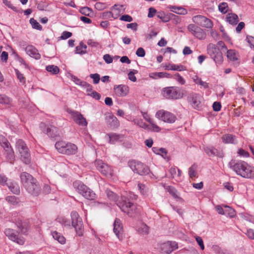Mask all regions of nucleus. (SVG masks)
I'll list each match as a JSON object with an SVG mask.
<instances>
[{"instance_id":"obj_1","label":"nucleus","mask_w":254,"mask_h":254,"mask_svg":"<svg viewBox=\"0 0 254 254\" xmlns=\"http://www.w3.org/2000/svg\"><path fill=\"white\" fill-rule=\"evenodd\" d=\"M228 166L237 175L243 178H254V168L250 166L245 161L232 160L229 163Z\"/></svg>"},{"instance_id":"obj_2","label":"nucleus","mask_w":254,"mask_h":254,"mask_svg":"<svg viewBox=\"0 0 254 254\" xmlns=\"http://www.w3.org/2000/svg\"><path fill=\"white\" fill-rule=\"evenodd\" d=\"M163 95L167 99H178L182 98L186 95V91L179 89L178 87L171 86L164 88Z\"/></svg>"},{"instance_id":"obj_3","label":"nucleus","mask_w":254,"mask_h":254,"mask_svg":"<svg viewBox=\"0 0 254 254\" xmlns=\"http://www.w3.org/2000/svg\"><path fill=\"white\" fill-rule=\"evenodd\" d=\"M55 147L60 153L68 155L75 154L77 151V147L75 144L63 141H57Z\"/></svg>"},{"instance_id":"obj_4","label":"nucleus","mask_w":254,"mask_h":254,"mask_svg":"<svg viewBox=\"0 0 254 254\" xmlns=\"http://www.w3.org/2000/svg\"><path fill=\"white\" fill-rule=\"evenodd\" d=\"M73 186L79 193L89 200H93L96 197L95 193L83 184L82 182L77 181L73 183Z\"/></svg>"},{"instance_id":"obj_5","label":"nucleus","mask_w":254,"mask_h":254,"mask_svg":"<svg viewBox=\"0 0 254 254\" xmlns=\"http://www.w3.org/2000/svg\"><path fill=\"white\" fill-rule=\"evenodd\" d=\"M16 147L20 154V159L25 164L31 162L30 154L26 143L22 139H18L16 142Z\"/></svg>"},{"instance_id":"obj_6","label":"nucleus","mask_w":254,"mask_h":254,"mask_svg":"<svg viewBox=\"0 0 254 254\" xmlns=\"http://www.w3.org/2000/svg\"><path fill=\"white\" fill-rule=\"evenodd\" d=\"M117 205L120 208L121 210L130 217L135 213V206L134 204L128 201V199L125 197H122L117 203Z\"/></svg>"},{"instance_id":"obj_7","label":"nucleus","mask_w":254,"mask_h":254,"mask_svg":"<svg viewBox=\"0 0 254 254\" xmlns=\"http://www.w3.org/2000/svg\"><path fill=\"white\" fill-rule=\"evenodd\" d=\"M128 165L134 173L140 175H146L150 172V169L147 166L138 161H129Z\"/></svg>"},{"instance_id":"obj_8","label":"nucleus","mask_w":254,"mask_h":254,"mask_svg":"<svg viewBox=\"0 0 254 254\" xmlns=\"http://www.w3.org/2000/svg\"><path fill=\"white\" fill-rule=\"evenodd\" d=\"M71 218L72 226L74 228L76 234L79 236H82L84 231V227L82 218L76 211L71 212Z\"/></svg>"},{"instance_id":"obj_9","label":"nucleus","mask_w":254,"mask_h":254,"mask_svg":"<svg viewBox=\"0 0 254 254\" xmlns=\"http://www.w3.org/2000/svg\"><path fill=\"white\" fill-rule=\"evenodd\" d=\"M207 52L217 64H222L223 61L222 53L217 46L212 44H209L207 47Z\"/></svg>"},{"instance_id":"obj_10","label":"nucleus","mask_w":254,"mask_h":254,"mask_svg":"<svg viewBox=\"0 0 254 254\" xmlns=\"http://www.w3.org/2000/svg\"><path fill=\"white\" fill-rule=\"evenodd\" d=\"M192 21L196 24L208 29H211L213 26L212 21L206 17L197 15L192 17Z\"/></svg>"},{"instance_id":"obj_11","label":"nucleus","mask_w":254,"mask_h":254,"mask_svg":"<svg viewBox=\"0 0 254 254\" xmlns=\"http://www.w3.org/2000/svg\"><path fill=\"white\" fill-rule=\"evenodd\" d=\"M155 116L159 120L170 124L174 123L176 120V117L174 114L163 110L158 111Z\"/></svg>"},{"instance_id":"obj_12","label":"nucleus","mask_w":254,"mask_h":254,"mask_svg":"<svg viewBox=\"0 0 254 254\" xmlns=\"http://www.w3.org/2000/svg\"><path fill=\"white\" fill-rule=\"evenodd\" d=\"M5 235L11 241L17 243L19 245H23L24 243V239L19 237L17 231L10 228L6 229L4 231Z\"/></svg>"},{"instance_id":"obj_13","label":"nucleus","mask_w":254,"mask_h":254,"mask_svg":"<svg viewBox=\"0 0 254 254\" xmlns=\"http://www.w3.org/2000/svg\"><path fill=\"white\" fill-rule=\"evenodd\" d=\"M188 29L193 36L199 39H204L206 37V33L204 31L195 24H189Z\"/></svg>"},{"instance_id":"obj_14","label":"nucleus","mask_w":254,"mask_h":254,"mask_svg":"<svg viewBox=\"0 0 254 254\" xmlns=\"http://www.w3.org/2000/svg\"><path fill=\"white\" fill-rule=\"evenodd\" d=\"M201 96L196 93H191L188 97V101L191 106L196 109H199L200 106Z\"/></svg>"},{"instance_id":"obj_15","label":"nucleus","mask_w":254,"mask_h":254,"mask_svg":"<svg viewBox=\"0 0 254 254\" xmlns=\"http://www.w3.org/2000/svg\"><path fill=\"white\" fill-rule=\"evenodd\" d=\"M95 163L97 169L100 171L103 175L106 176L112 175L113 170L111 167L104 163L102 160H96Z\"/></svg>"},{"instance_id":"obj_16","label":"nucleus","mask_w":254,"mask_h":254,"mask_svg":"<svg viewBox=\"0 0 254 254\" xmlns=\"http://www.w3.org/2000/svg\"><path fill=\"white\" fill-rule=\"evenodd\" d=\"M25 189L29 193L33 196H38L41 192V186L36 179L26 187Z\"/></svg>"},{"instance_id":"obj_17","label":"nucleus","mask_w":254,"mask_h":254,"mask_svg":"<svg viewBox=\"0 0 254 254\" xmlns=\"http://www.w3.org/2000/svg\"><path fill=\"white\" fill-rule=\"evenodd\" d=\"M70 113L75 123L80 126H87V122L80 112L77 111H71Z\"/></svg>"},{"instance_id":"obj_18","label":"nucleus","mask_w":254,"mask_h":254,"mask_svg":"<svg viewBox=\"0 0 254 254\" xmlns=\"http://www.w3.org/2000/svg\"><path fill=\"white\" fill-rule=\"evenodd\" d=\"M178 248V244L175 242H167L161 245V251L163 253L170 254Z\"/></svg>"},{"instance_id":"obj_19","label":"nucleus","mask_w":254,"mask_h":254,"mask_svg":"<svg viewBox=\"0 0 254 254\" xmlns=\"http://www.w3.org/2000/svg\"><path fill=\"white\" fill-rule=\"evenodd\" d=\"M20 181L24 189L36 179L30 174L24 172L21 173Z\"/></svg>"},{"instance_id":"obj_20","label":"nucleus","mask_w":254,"mask_h":254,"mask_svg":"<svg viewBox=\"0 0 254 254\" xmlns=\"http://www.w3.org/2000/svg\"><path fill=\"white\" fill-rule=\"evenodd\" d=\"M204 150L209 156H217L219 158H223L224 157L223 152L221 151H218L213 146L205 147L204 148Z\"/></svg>"},{"instance_id":"obj_21","label":"nucleus","mask_w":254,"mask_h":254,"mask_svg":"<svg viewBox=\"0 0 254 254\" xmlns=\"http://www.w3.org/2000/svg\"><path fill=\"white\" fill-rule=\"evenodd\" d=\"M105 121L111 127H118L120 126V122L118 119L111 113L106 115Z\"/></svg>"},{"instance_id":"obj_22","label":"nucleus","mask_w":254,"mask_h":254,"mask_svg":"<svg viewBox=\"0 0 254 254\" xmlns=\"http://www.w3.org/2000/svg\"><path fill=\"white\" fill-rule=\"evenodd\" d=\"M114 89L116 95L120 97L125 96L128 93V87L126 85H116Z\"/></svg>"},{"instance_id":"obj_23","label":"nucleus","mask_w":254,"mask_h":254,"mask_svg":"<svg viewBox=\"0 0 254 254\" xmlns=\"http://www.w3.org/2000/svg\"><path fill=\"white\" fill-rule=\"evenodd\" d=\"M25 51L29 56L36 60H39L41 58L38 50L32 45L27 46L25 48Z\"/></svg>"},{"instance_id":"obj_24","label":"nucleus","mask_w":254,"mask_h":254,"mask_svg":"<svg viewBox=\"0 0 254 254\" xmlns=\"http://www.w3.org/2000/svg\"><path fill=\"white\" fill-rule=\"evenodd\" d=\"M46 134L51 138H55L60 136L59 129L55 126L47 127Z\"/></svg>"},{"instance_id":"obj_25","label":"nucleus","mask_w":254,"mask_h":254,"mask_svg":"<svg viewBox=\"0 0 254 254\" xmlns=\"http://www.w3.org/2000/svg\"><path fill=\"white\" fill-rule=\"evenodd\" d=\"M114 232L118 238H120V235L123 232V226L121 220L118 218H116L114 224Z\"/></svg>"},{"instance_id":"obj_26","label":"nucleus","mask_w":254,"mask_h":254,"mask_svg":"<svg viewBox=\"0 0 254 254\" xmlns=\"http://www.w3.org/2000/svg\"><path fill=\"white\" fill-rule=\"evenodd\" d=\"M165 69L167 70H172L176 71H185L187 70L186 67L183 65H177L174 64H166Z\"/></svg>"},{"instance_id":"obj_27","label":"nucleus","mask_w":254,"mask_h":254,"mask_svg":"<svg viewBox=\"0 0 254 254\" xmlns=\"http://www.w3.org/2000/svg\"><path fill=\"white\" fill-rule=\"evenodd\" d=\"M226 21L232 25H236L239 22V18L235 13H228L226 17Z\"/></svg>"},{"instance_id":"obj_28","label":"nucleus","mask_w":254,"mask_h":254,"mask_svg":"<svg viewBox=\"0 0 254 254\" xmlns=\"http://www.w3.org/2000/svg\"><path fill=\"white\" fill-rule=\"evenodd\" d=\"M223 142L224 143L236 144V136L231 134H226L221 137Z\"/></svg>"},{"instance_id":"obj_29","label":"nucleus","mask_w":254,"mask_h":254,"mask_svg":"<svg viewBox=\"0 0 254 254\" xmlns=\"http://www.w3.org/2000/svg\"><path fill=\"white\" fill-rule=\"evenodd\" d=\"M17 227L24 235L27 234L30 228L29 223L26 221L18 223Z\"/></svg>"},{"instance_id":"obj_30","label":"nucleus","mask_w":254,"mask_h":254,"mask_svg":"<svg viewBox=\"0 0 254 254\" xmlns=\"http://www.w3.org/2000/svg\"><path fill=\"white\" fill-rule=\"evenodd\" d=\"M10 190L15 194H19L20 192V188L18 185L15 182L9 183L7 186Z\"/></svg>"},{"instance_id":"obj_31","label":"nucleus","mask_w":254,"mask_h":254,"mask_svg":"<svg viewBox=\"0 0 254 254\" xmlns=\"http://www.w3.org/2000/svg\"><path fill=\"white\" fill-rule=\"evenodd\" d=\"M137 232L139 234L144 235L149 233V227L144 223H141L137 228Z\"/></svg>"},{"instance_id":"obj_32","label":"nucleus","mask_w":254,"mask_h":254,"mask_svg":"<svg viewBox=\"0 0 254 254\" xmlns=\"http://www.w3.org/2000/svg\"><path fill=\"white\" fill-rule=\"evenodd\" d=\"M171 11L180 15H185L187 13V10L182 7H178L176 6H172L170 7Z\"/></svg>"},{"instance_id":"obj_33","label":"nucleus","mask_w":254,"mask_h":254,"mask_svg":"<svg viewBox=\"0 0 254 254\" xmlns=\"http://www.w3.org/2000/svg\"><path fill=\"white\" fill-rule=\"evenodd\" d=\"M52 235L54 239L57 240L60 243L62 244L65 243V239L61 234L57 231H54L52 233Z\"/></svg>"},{"instance_id":"obj_34","label":"nucleus","mask_w":254,"mask_h":254,"mask_svg":"<svg viewBox=\"0 0 254 254\" xmlns=\"http://www.w3.org/2000/svg\"><path fill=\"white\" fill-rule=\"evenodd\" d=\"M47 71L50 72L52 74H57L60 72V68L57 65H49L46 67Z\"/></svg>"},{"instance_id":"obj_35","label":"nucleus","mask_w":254,"mask_h":254,"mask_svg":"<svg viewBox=\"0 0 254 254\" xmlns=\"http://www.w3.org/2000/svg\"><path fill=\"white\" fill-rule=\"evenodd\" d=\"M2 2L4 5L16 12L22 13L23 12L22 9H18L17 7L14 6L11 2L8 0H2Z\"/></svg>"},{"instance_id":"obj_36","label":"nucleus","mask_w":254,"mask_h":254,"mask_svg":"<svg viewBox=\"0 0 254 254\" xmlns=\"http://www.w3.org/2000/svg\"><path fill=\"white\" fill-rule=\"evenodd\" d=\"M225 213L224 215L226 216H228L230 217H233L236 215V212L234 209L232 208L225 205Z\"/></svg>"},{"instance_id":"obj_37","label":"nucleus","mask_w":254,"mask_h":254,"mask_svg":"<svg viewBox=\"0 0 254 254\" xmlns=\"http://www.w3.org/2000/svg\"><path fill=\"white\" fill-rule=\"evenodd\" d=\"M227 58L232 61H235L238 60L237 57V53L234 50H229L227 52Z\"/></svg>"},{"instance_id":"obj_38","label":"nucleus","mask_w":254,"mask_h":254,"mask_svg":"<svg viewBox=\"0 0 254 254\" xmlns=\"http://www.w3.org/2000/svg\"><path fill=\"white\" fill-rule=\"evenodd\" d=\"M6 154V158L8 162L10 163H12L15 159L14 153L13 149L12 148L7 150L5 151Z\"/></svg>"},{"instance_id":"obj_39","label":"nucleus","mask_w":254,"mask_h":254,"mask_svg":"<svg viewBox=\"0 0 254 254\" xmlns=\"http://www.w3.org/2000/svg\"><path fill=\"white\" fill-rule=\"evenodd\" d=\"M70 76H71V79L77 85H80V86H81L82 87H83V86L88 85H87V82H86V81H82V80H80L79 78H78L76 76H74V75H73L72 74H71Z\"/></svg>"},{"instance_id":"obj_40","label":"nucleus","mask_w":254,"mask_h":254,"mask_svg":"<svg viewBox=\"0 0 254 254\" xmlns=\"http://www.w3.org/2000/svg\"><path fill=\"white\" fill-rule=\"evenodd\" d=\"M156 16L164 22H167L169 21V18H168L169 14L166 15L163 11H161L158 12Z\"/></svg>"},{"instance_id":"obj_41","label":"nucleus","mask_w":254,"mask_h":254,"mask_svg":"<svg viewBox=\"0 0 254 254\" xmlns=\"http://www.w3.org/2000/svg\"><path fill=\"white\" fill-rule=\"evenodd\" d=\"M79 11L82 14L86 16H90V14L93 12L92 9L88 7V6H84L81 7Z\"/></svg>"},{"instance_id":"obj_42","label":"nucleus","mask_w":254,"mask_h":254,"mask_svg":"<svg viewBox=\"0 0 254 254\" xmlns=\"http://www.w3.org/2000/svg\"><path fill=\"white\" fill-rule=\"evenodd\" d=\"M108 136L109 138V143L111 144H114L120 138V136L116 133L108 134Z\"/></svg>"},{"instance_id":"obj_43","label":"nucleus","mask_w":254,"mask_h":254,"mask_svg":"<svg viewBox=\"0 0 254 254\" xmlns=\"http://www.w3.org/2000/svg\"><path fill=\"white\" fill-rule=\"evenodd\" d=\"M29 22L33 29H37L39 30H42V26L39 23V22H37L36 20H35L33 18H31L30 19Z\"/></svg>"},{"instance_id":"obj_44","label":"nucleus","mask_w":254,"mask_h":254,"mask_svg":"<svg viewBox=\"0 0 254 254\" xmlns=\"http://www.w3.org/2000/svg\"><path fill=\"white\" fill-rule=\"evenodd\" d=\"M106 192L108 197L111 200L116 201L117 199V194L114 193L113 191L109 190V189H107L106 190Z\"/></svg>"},{"instance_id":"obj_45","label":"nucleus","mask_w":254,"mask_h":254,"mask_svg":"<svg viewBox=\"0 0 254 254\" xmlns=\"http://www.w3.org/2000/svg\"><path fill=\"white\" fill-rule=\"evenodd\" d=\"M219 10L222 13H226L228 10V5L226 2H223L218 5Z\"/></svg>"},{"instance_id":"obj_46","label":"nucleus","mask_w":254,"mask_h":254,"mask_svg":"<svg viewBox=\"0 0 254 254\" xmlns=\"http://www.w3.org/2000/svg\"><path fill=\"white\" fill-rule=\"evenodd\" d=\"M196 168H197V166L195 164H193L189 168V176L190 178H192L196 176Z\"/></svg>"},{"instance_id":"obj_47","label":"nucleus","mask_w":254,"mask_h":254,"mask_svg":"<svg viewBox=\"0 0 254 254\" xmlns=\"http://www.w3.org/2000/svg\"><path fill=\"white\" fill-rule=\"evenodd\" d=\"M173 78L176 80L180 84H185L186 81L184 78L178 73L174 75Z\"/></svg>"},{"instance_id":"obj_48","label":"nucleus","mask_w":254,"mask_h":254,"mask_svg":"<svg viewBox=\"0 0 254 254\" xmlns=\"http://www.w3.org/2000/svg\"><path fill=\"white\" fill-rule=\"evenodd\" d=\"M137 72L138 71L135 69H133L130 71L128 73V79L133 82H135L136 81V78L134 75L135 74L137 73Z\"/></svg>"},{"instance_id":"obj_49","label":"nucleus","mask_w":254,"mask_h":254,"mask_svg":"<svg viewBox=\"0 0 254 254\" xmlns=\"http://www.w3.org/2000/svg\"><path fill=\"white\" fill-rule=\"evenodd\" d=\"M149 77L154 79H156L157 78H163V72H151L149 73Z\"/></svg>"},{"instance_id":"obj_50","label":"nucleus","mask_w":254,"mask_h":254,"mask_svg":"<svg viewBox=\"0 0 254 254\" xmlns=\"http://www.w3.org/2000/svg\"><path fill=\"white\" fill-rule=\"evenodd\" d=\"M146 121L148 122L152 128V130L157 132H158L160 130V128L156 124H155L153 122V121L148 117V119H146Z\"/></svg>"},{"instance_id":"obj_51","label":"nucleus","mask_w":254,"mask_h":254,"mask_svg":"<svg viewBox=\"0 0 254 254\" xmlns=\"http://www.w3.org/2000/svg\"><path fill=\"white\" fill-rule=\"evenodd\" d=\"M8 178L4 174H0V184L3 186H7L9 183H7Z\"/></svg>"},{"instance_id":"obj_52","label":"nucleus","mask_w":254,"mask_h":254,"mask_svg":"<svg viewBox=\"0 0 254 254\" xmlns=\"http://www.w3.org/2000/svg\"><path fill=\"white\" fill-rule=\"evenodd\" d=\"M168 192L175 198H178V196L177 194V190L176 189L172 186H168Z\"/></svg>"},{"instance_id":"obj_53","label":"nucleus","mask_w":254,"mask_h":254,"mask_svg":"<svg viewBox=\"0 0 254 254\" xmlns=\"http://www.w3.org/2000/svg\"><path fill=\"white\" fill-rule=\"evenodd\" d=\"M168 18H169V20H174L176 24L179 23L181 22L180 17L172 13H169Z\"/></svg>"},{"instance_id":"obj_54","label":"nucleus","mask_w":254,"mask_h":254,"mask_svg":"<svg viewBox=\"0 0 254 254\" xmlns=\"http://www.w3.org/2000/svg\"><path fill=\"white\" fill-rule=\"evenodd\" d=\"M95 8L98 10H102L106 8V4L101 2H97L95 4Z\"/></svg>"},{"instance_id":"obj_55","label":"nucleus","mask_w":254,"mask_h":254,"mask_svg":"<svg viewBox=\"0 0 254 254\" xmlns=\"http://www.w3.org/2000/svg\"><path fill=\"white\" fill-rule=\"evenodd\" d=\"M90 77L93 79L94 84H98L100 80V75L98 73L91 74Z\"/></svg>"},{"instance_id":"obj_56","label":"nucleus","mask_w":254,"mask_h":254,"mask_svg":"<svg viewBox=\"0 0 254 254\" xmlns=\"http://www.w3.org/2000/svg\"><path fill=\"white\" fill-rule=\"evenodd\" d=\"M6 200L12 204H15L18 203L17 197L15 196H8L6 197Z\"/></svg>"},{"instance_id":"obj_57","label":"nucleus","mask_w":254,"mask_h":254,"mask_svg":"<svg viewBox=\"0 0 254 254\" xmlns=\"http://www.w3.org/2000/svg\"><path fill=\"white\" fill-rule=\"evenodd\" d=\"M15 72L18 79L21 82H25V78L24 77L23 74H22L18 69H15Z\"/></svg>"},{"instance_id":"obj_58","label":"nucleus","mask_w":254,"mask_h":254,"mask_svg":"<svg viewBox=\"0 0 254 254\" xmlns=\"http://www.w3.org/2000/svg\"><path fill=\"white\" fill-rule=\"evenodd\" d=\"M10 101L9 98L4 95H0V104H8Z\"/></svg>"},{"instance_id":"obj_59","label":"nucleus","mask_w":254,"mask_h":254,"mask_svg":"<svg viewBox=\"0 0 254 254\" xmlns=\"http://www.w3.org/2000/svg\"><path fill=\"white\" fill-rule=\"evenodd\" d=\"M159 155H161L164 159H167L168 161L170 160V158L168 156V151L167 149L164 148H161L160 153Z\"/></svg>"},{"instance_id":"obj_60","label":"nucleus","mask_w":254,"mask_h":254,"mask_svg":"<svg viewBox=\"0 0 254 254\" xmlns=\"http://www.w3.org/2000/svg\"><path fill=\"white\" fill-rule=\"evenodd\" d=\"M136 55L139 57H144L145 55V51L143 48H138L136 51Z\"/></svg>"},{"instance_id":"obj_61","label":"nucleus","mask_w":254,"mask_h":254,"mask_svg":"<svg viewBox=\"0 0 254 254\" xmlns=\"http://www.w3.org/2000/svg\"><path fill=\"white\" fill-rule=\"evenodd\" d=\"M72 35V34L71 32L65 31L62 33V36L60 37V38L62 40H65L70 38Z\"/></svg>"},{"instance_id":"obj_62","label":"nucleus","mask_w":254,"mask_h":254,"mask_svg":"<svg viewBox=\"0 0 254 254\" xmlns=\"http://www.w3.org/2000/svg\"><path fill=\"white\" fill-rule=\"evenodd\" d=\"M120 19L122 21H127V22H131L132 21V17L127 14L122 15L120 17Z\"/></svg>"},{"instance_id":"obj_63","label":"nucleus","mask_w":254,"mask_h":254,"mask_svg":"<svg viewBox=\"0 0 254 254\" xmlns=\"http://www.w3.org/2000/svg\"><path fill=\"white\" fill-rule=\"evenodd\" d=\"M212 107L214 111L218 112L220 111L221 108V103L218 102H214L213 104Z\"/></svg>"},{"instance_id":"obj_64","label":"nucleus","mask_w":254,"mask_h":254,"mask_svg":"<svg viewBox=\"0 0 254 254\" xmlns=\"http://www.w3.org/2000/svg\"><path fill=\"white\" fill-rule=\"evenodd\" d=\"M246 40L251 48H254V37L252 36H247Z\"/></svg>"}]
</instances>
